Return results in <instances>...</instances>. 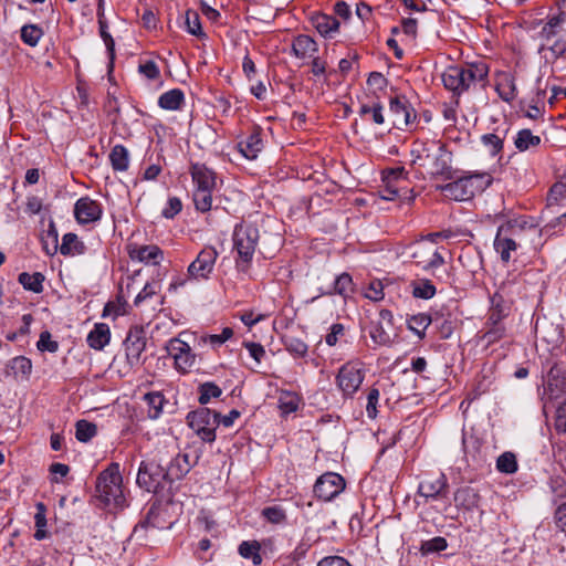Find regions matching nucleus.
<instances>
[{
  "label": "nucleus",
  "instance_id": "1",
  "mask_svg": "<svg viewBox=\"0 0 566 566\" xmlns=\"http://www.w3.org/2000/svg\"><path fill=\"white\" fill-rule=\"evenodd\" d=\"M489 75V66L484 62L470 63L465 66L450 65L441 74L443 86L454 95H461L472 85L483 82Z\"/></svg>",
  "mask_w": 566,
  "mask_h": 566
},
{
  "label": "nucleus",
  "instance_id": "2",
  "mask_svg": "<svg viewBox=\"0 0 566 566\" xmlns=\"http://www.w3.org/2000/svg\"><path fill=\"white\" fill-rule=\"evenodd\" d=\"M123 478L119 471V464L111 463L97 478L96 492L105 505L122 507L125 502L123 494Z\"/></svg>",
  "mask_w": 566,
  "mask_h": 566
},
{
  "label": "nucleus",
  "instance_id": "3",
  "mask_svg": "<svg viewBox=\"0 0 566 566\" xmlns=\"http://www.w3.org/2000/svg\"><path fill=\"white\" fill-rule=\"evenodd\" d=\"M260 233L253 224H239L233 232V245L238 252L235 260L238 269L247 271L252 262Z\"/></svg>",
  "mask_w": 566,
  "mask_h": 566
},
{
  "label": "nucleus",
  "instance_id": "4",
  "mask_svg": "<svg viewBox=\"0 0 566 566\" xmlns=\"http://www.w3.org/2000/svg\"><path fill=\"white\" fill-rule=\"evenodd\" d=\"M524 234V228L517 222L510 221L499 227L494 239V250L502 262L509 263L512 260V252H515L521 245Z\"/></svg>",
  "mask_w": 566,
  "mask_h": 566
},
{
  "label": "nucleus",
  "instance_id": "5",
  "mask_svg": "<svg viewBox=\"0 0 566 566\" xmlns=\"http://www.w3.org/2000/svg\"><path fill=\"white\" fill-rule=\"evenodd\" d=\"M506 283L503 282L491 298L492 305L488 322L493 325V328L486 332L485 335L490 340L502 337L504 329L502 326H499V324L511 311L512 300L506 297Z\"/></svg>",
  "mask_w": 566,
  "mask_h": 566
},
{
  "label": "nucleus",
  "instance_id": "6",
  "mask_svg": "<svg viewBox=\"0 0 566 566\" xmlns=\"http://www.w3.org/2000/svg\"><path fill=\"white\" fill-rule=\"evenodd\" d=\"M166 459L161 451H158V459L143 461L138 468L137 484L148 492H156L161 482L167 480L165 467Z\"/></svg>",
  "mask_w": 566,
  "mask_h": 566
},
{
  "label": "nucleus",
  "instance_id": "7",
  "mask_svg": "<svg viewBox=\"0 0 566 566\" xmlns=\"http://www.w3.org/2000/svg\"><path fill=\"white\" fill-rule=\"evenodd\" d=\"M189 427L206 442L216 440V429L219 426V413L201 407L187 416Z\"/></svg>",
  "mask_w": 566,
  "mask_h": 566
},
{
  "label": "nucleus",
  "instance_id": "8",
  "mask_svg": "<svg viewBox=\"0 0 566 566\" xmlns=\"http://www.w3.org/2000/svg\"><path fill=\"white\" fill-rule=\"evenodd\" d=\"M410 256L423 270H432L444 263V259L439 252L437 242L430 239H421L409 247Z\"/></svg>",
  "mask_w": 566,
  "mask_h": 566
},
{
  "label": "nucleus",
  "instance_id": "9",
  "mask_svg": "<svg viewBox=\"0 0 566 566\" xmlns=\"http://www.w3.org/2000/svg\"><path fill=\"white\" fill-rule=\"evenodd\" d=\"M365 378V371L358 363H346L336 376V384L344 397H353Z\"/></svg>",
  "mask_w": 566,
  "mask_h": 566
},
{
  "label": "nucleus",
  "instance_id": "10",
  "mask_svg": "<svg viewBox=\"0 0 566 566\" xmlns=\"http://www.w3.org/2000/svg\"><path fill=\"white\" fill-rule=\"evenodd\" d=\"M218 258V252L213 247L203 248L196 260L188 266V275L193 280L208 279L213 271L214 263Z\"/></svg>",
  "mask_w": 566,
  "mask_h": 566
},
{
  "label": "nucleus",
  "instance_id": "11",
  "mask_svg": "<svg viewBox=\"0 0 566 566\" xmlns=\"http://www.w3.org/2000/svg\"><path fill=\"white\" fill-rule=\"evenodd\" d=\"M345 485V480L340 474L327 472L317 479L314 493L323 501H332L344 491Z\"/></svg>",
  "mask_w": 566,
  "mask_h": 566
},
{
  "label": "nucleus",
  "instance_id": "12",
  "mask_svg": "<svg viewBox=\"0 0 566 566\" xmlns=\"http://www.w3.org/2000/svg\"><path fill=\"white\" fill-rule=\"evenodd\" d=\"M389 117L394 127L403 129L416 119V113L405 96H395L389 101Z\"/></svg>",
  "mask_w": 566,
  "mask_h": 566
},
{
  "label": "nucleus",
  "instance_id": "13",
  "mask_svg": "<svg viewBox=\"0 0 566 566\" xmlns=\"http://www.w3.org/2000/svg\"><path fill=\"white\" fill-rule=\"evenodd\" d=\"M448 480L442 472L426 476L419 484V495L428 500L444 499L448 494Z\"/></svg>",
  "mask_w": 566,
  "mask_h": 566
},
{
  "label": "nucleus",
  "instance_id": "14",
  "mask_svg": "<svg viewBox=\"0 0 566 566\" xmlns=\"http://www.w3.org/2000/svg\"><path fill=\"white\" fill-rule=\"evenodd\" d=\"M124 346L129 365L138 364L146 347L145 329L142 326L130 327L124 340Z\"/></svg>",
  "mask_w": 566,
  "mask_h": 566
},
{
  "label": "nucleus",
  "instance_id": "15",
  "mask_svg": "<svg viewBox=\"0 0 566 566\" xmlns=\"http://www.w3.org/2000/svg\"><path fill=\"white\" fill-rule=\"evenodd\" d=\"M103 213L101 205L88 198H80L74 206V216L78 223L88 224L101 219Z\"/></svg>",
  "mask_w": 566,
  "mask_h": 566
},
{
  "label": "nucleus",
  "instance_id": "16",
  "mask_svg": "<svg viewBox=\"0 0 566 566\" xmlns=\"http://www.w3.org/2000/svg\"><path fill=\"white\" fill-rule=\"evenodd\" d=\"M168 352L174 358L177 369L185 373L193 366L196 357L186 342L178 338L171 339L168 346Z\"/></svg>",
  "mask_w": 566,
  "mask_h": 566
},
{
  "label": "nucleus",
  "instance_id": "17",
  "mask_svg": "<svg viewBox=\"0 0 566 566\" xmlns=\"http://www.w3.org/2000/svg\"><path fill=\"white\" fill-rule=\"evenodd\" d=\"M164 458L166 459L164 467L168 481L179 480L190 471L191 465L188 454L174 451L170 459L168 457Z\"/></svg>",
  "mask_w": 566,
  "mask_h": 566
},
{
  "label": "nucleus",
  "instance_id": "18",
  "mask_svg": "<svg viewBox=\"0 0 566 566\" xmlns=\"http://www.w3.org/2000/svg\"><path fill=\"white\" fill-rule=\"evenodd\" d=\"M379 317L380 321L371 326L369 335L374 343L389 345L391 343V335L388 332V327L392 325V314L388 310H382L379 313Z\"/></svg>",
  "mask_w": 566,
  "mask_h": 566
},
{
  "label": "nucleus",
  "instance_id": "19",
  "mask_svg": "<svg viewBox=\"0 0 566 566\" xmlns=\"http://www.w3.org/2000/svg\"><path fill=\"white\" fill-rule=\"evenodd\" d=\"M128 253L132 260H137L146 264L157 265L164 259L163 251L155 244L130 245Z\"/></svg>",
  "mask_w": 566,
  "mask_h": 566
},
{
  "label": "nucleus",
  "instance_id": "20",
  "mask_svg": "<svg viewBox=\"0 0 566 566\" xmlns=\"http://www.w3.org/2000/svg\"><path fill=\"white\" fill-rule=\"evenodd\" d=\"M195 189H214L216 174L206 165L193 164L190 169Z\"/></svg>",
  "mask_w": 566,
  "mask_h": 566
},
{
  "label": "nucleus",
  "instance_id": "21",
  "mask_svg": "<svg viewBox=\"0 0 566 566\" xmlns=\"http://www.w3.org/2000/svg\"><path fill=\"white\" fill-rule=\"evenodd\" d=\"M312 24L324 38H332L338 31V20L328 14L317 13L312 17Z\"/></svg>",
  "mask_w": 566,
  "mask_h": 566
},
{
  "label": "nucleus",
  "instance_id": "22",
  "mask_svg": "<svg viewBox=\"0 0 566 566\" xmlns=\"http://www.w3.org/2000/svg\"><path fill=\"white\" fill-rule=\"evenodd\" d=\"M238 147L247 159H255L263 148L260 132L253 130L244 140L238 144Z\"/></svg>",
  "mask_w": 566,
  "mask_h": 566
},
{
  "label": "nucleus",
  "instance_id": "23",
  "mask_svg": "<svg viewBox=\"0 0 566 566\" xmlns=\"http://www.w3.org/2000/svg\"><path fill=\"white\" fill-rule=\"evenodd\" d=\"M87 344L91 348L101 350L111 340V331L107 324L96 323L94 328L87 335Z\"/></svg>",
  "mask_w": 566,
  "mask_h": 566
},
{
  "label": "nucleus",
  "instance_id": "24",
  "mask_svg": "<svg viewBox=\"0 0 566 566\" xmlns=\"http://www.w3.org/2000/svg\"><path fill=\"white\" fill-rule=\"evenodd\" d=\"M316 42L305 34H300L293 40L292 51L298 59L312 57L317 52Z\"/></svg>",
  "mask_w": 566,
  "mask_h": 566
},
{
  "label": "nucleus",
  "instance_id": "25",
  "mask_svg": "<svg viewBox=\"0 0 566 566\" xmlns=\"http://www.w3.org/2000/svg\"><path fill=\"white\" fill-rule=\"evenodd\" d=\"M495 88L500 97L505 102L513 101L517 95L515 78L510 73L499 74Z\"/></svg>",
  "mask_w": 566,
  "mask_h": 566
},
{
  "label": "nucleus",
  "instance_id": "26",
  "mask_svg": "<svg viewBox=\"0 0 566 566\" xmlns=\"http://www.w3.org/2000/svg\"><path fill=\"white\" fill-rule=\"evenodd\" d=\"M359 116L375 125L385 124L384 107L380 102L363 103L358 111Z\"/></svg>",
  "mask_w": 566,
  "mask_h": 566
},
{
  "label": "nucleus",
  "instance_id": "27",
  "mask_svg": "<svg viewBox=\"0 0 566 566\" xmlns=\"http://www.w3.org/2000/svg\"><path fill=\"white\" fill-rule=\"evenodd\" d=\"M185 103V94L179 88H172L161 94L158 98V105L163 109L178 111Z\"/></svg>",
  "mask_w": 566,
  "mask_h": 566
},
{
  "label": "nucleus",
  "instance_id": "28",
  "mask_svg": "<svg viewBox=\"0 0 566 566\" xmlns=\"http://www.w3.org/2000/svg\"><path fill=\"white\" fill-rule=\"evenodd\" d=\"M438 189H440L447 198L455 201H464L471 198V191L464 190L463 182L459 177L452 182L439 186Z\"/></svg>",
  "mask_w": 566,
  "mask_h": 566
},
{
  "label": "nucleus",
  "instance_id": "29",
  "mask_svg": "<svg viewBox=\"0 0 566 566\" xmlns=\"http://www.w3.org/2000/svg\"><path fill=\"white\" fill-rule=\"evenodd\" d=\"M59 250L63 255L74 256L84 253L85 245L76 234L70 232L63 235Z\"/></svg>",
  "mask_w": 566,
  "mask_h": 566
},
{
  "label": "nucleus",
  "instance_id": "30",
  "mask_svg": "<svg viewBox=\"0 0 566 566\" xmlns=\"http://www.w3.org/2000/svg\"><path fill=\"white\" fill-rule=\"evenodd\" d=\"M109 160L115 171H125L129 165L128 150L123 145H116L112 148Z\"/></svg>",
  "mask_w": 566,
  "mask_h": 566
},
{
  "label": "nucleus",
  "instance_id": "31",
  "mask_svg": "<svg viewBox=\"0 0 566 566\" xmlns=\"http://www.w3.org/2000/svg\"><path fill=\"white\" fill-rule=\"evenodd\" d=\"M18 281L25 290L33 293H41L43 291L44 275L40 272L32 274L22 272L19 274Z\"/></svg>",
  "mask_w": 566,
  "mask_h": 566
},
{
  "label": "nucleus",
  "instance_id": "32",
  "mask_svg": "<svg viewBox=\"0 0 566 566\" xmlns=\"http://www.w3.org/2000/svg\"><path fill=\"white\" fill-rule=\"evenodd\" d=\"M539 144L541 137L533 135L530 129H521L514 140V145L520 151H526L530 148L537 147Z\"/></svg>",
  "mask_w": 566,
  "mask_h": 566
},
{
  "label": "nucleus",
  "instance_id": "33",
  "mask_svg": "<svg viewBox=\"0 0 566 566\" xmlns=\"http://www.w3.org/2000/svg\"><path fill=\"white\" fill-rule=\"evenodd\" d=\"M261 545L256 541H244L239 545V554L243 558L252 559L253 565H261L262 556L260 555Z\"/></svg>",
  "mask_w": 566,
  "mask_h": 566
},
{
  "label": "nucleus",
  "instance_id": "34",
  "mask_svg": "<svg viewBox=\"0 0 566 566\" xmlns=\"http://www.w3.org/2000/svg\"><path fill=\"white\" fill-rule=\"evenodd\" d=\"M407 324L410 331L422 338L424 337L426 329L431 324V317L426 313H419L410 316L407 321Z\"/></svg>",
  "mask_w": 566,
  "mask_h": 566
},
{
  "label": "nucleus",
  "instance_id": "35",
  "mask_svg": "<svg viewBox=\"0 0 566 566\" xmlns=\"http://www.w3.org/2000/svg\"><path fill=\"white\" fill-rule=\"evenodd\" d=\"M412 295L418 298L429 300L434 296L436 287L431 281L421 279L411 282Z\"/></svg>",
  "mask_w": 566,
  "mask_h": 566
},
{
  "label": "nucleus",
  "instance_id": "36",
  "mask_svg": "<svg viewBox=\"0 0 566 566\" xmlns=\"http://www.w3.org/2000/svg\"><path fill=\"white\" fill-rule=\"evenodd\" d=\"M57 238V230L55 228L54 222L51 220L45 232V235H43L42 238L43 249L45 250L46 254L53 255L56 253V251L59 250Z\"/></svg>",
  "mask_w": 566,
  "mask_h": 566
},
{
  "label": "nucleus",
  "instance_id": "37",
  "mask_svg": "<svg viewBox=\"0 0 566 566\" xmlns=\"http://www.w3.org/2000/svg\"><path fill=\"white\" fill-rule=\"evenodd\" d=\"M212 190L213 189H195L193 203L198 211L207 212L212 206Z\"/></svg>",
  "mask_w": 566,
  "mask_h": 566
},
{
  "label": "nucleus",
  "instance_id": "38",
  "mask_svg": "<svg viewBox=\"0 0 566 566\" xmlns=\"http://www.w3.org/2000/svg\"><path fill=\"white\" fill-rule=\"evenodd\" d=\"M481 143L492 156H497L503 149L504 137L494 133L485 134L481 137Z\"/></svg>",
  "mask_w": 566,
  "mask_h": 566
},
{
  "label": "nucleus",
  "instance_id": "39",
  "mask_svg": "<svg viewBox=\"0 0 566 566\" xmlns=\"http://www.w3.org/2000/svg\"><path fill=\"white\" fill-rule=\"evenodd\" d=\"M300 398L296 394L283 391L279 398V408L283 413H291L297 410Z\"/></svg>",
  "mask_w": 566,
  "mask_h": 566
},
{
  "label": "nucleus",
  "instance_id": "40",
  "mask_svg": "<svg viewBox=\"0 0 566 566\" xmlns=\"http://www.w3.org/2000/svg\"><path fill=\"white\" fill-rule=\"evenodd\" d=\"M42 35V29L35 24H27L21 29V39L25 44L30 46H35Z\"/></svg>",
  "mask_w": 566,
  "mask_h": 566
},
{
  "label": "nucleus",
  "instance_id": "41",
  "mask_svg": "<svg viewBox=\"0 0 566 566\" xmlns=\"http://www.w3.org/2000/svg\"><path fill=\"white\" fill-rule=\"evenodd\" d=\"M496 469L506 474H512L517 471V462L514 453L504 452L497 458Z\"/></svg>",
  "mask_w": 566,
  "mask_h": 566
},
{
  "label": "nucleus",
  "instance_id": "42",
  "mask_svg": "<svg viewBox=\"0 0 566 566\" xmlns=\"http://www.w3.org/2000/svg\"><path fill=\"white\" fill-rule=\"evenodd\" d=\"M96 426L86 420H78L76 422L75 437L81 442L90 441L96 434Z\"/></svg>",
  "mask_w": 566,
  "mask_h": 566
},
{
  "label": "nucleus",
  "instance_id": "43",
  "mask_svg": "<svg viewBox=\"0 0 566 566\" xmlns=\"http://www.w3.org/2000/svg\"><path fill=\"white\" fill-rule=\"evenodd\" d=\"M160 291V283L153 281L145 284L134 300L135 306H140L146 300L156 296Z\"/></svg>",
  "mask_w": 566,
  "mask_h": 566
},
{
  "label": "nucleus",
  "instance_id": "44",
  "mask_svg": "<svg viewBox=\"0 0 566 566\" xmlns=\"http://www.w3.org/2000/svg\"><path fill=\"white\" fill-rule=\"evenodd\" d=\"M186 28L187 31L196 36L203 38L206 34L202 32L199 14L196 11L188 10L186 12Z\"/></svg>",
  "mask_w": 566,
  "mask_h": 566
},
{
  "label": "nucleus",
  "instance_id": "45",
  "mask_svg": "<svg viewBox=\"0 0 566 566\" xmlns=\"http://www.w3.org/2000/svg\"><path fill=\"white\" fill-rule=\"evenodd\" d=\"M145 400L149 406L148 416L153 419L158 418L164 405V396L159 392H150L145 396Z\"/></svg>",
  "mask_w": 566,
  "mask_h": 566
},
{
  "label": "nucleus",
  "instance_id": "46",
  "mask_svg": "<svg viewBox=\"0 0 566 566\" xmlns=\"http://www.w3.org/2000/svg\"><path fill=\"white\" fill-rule=\"evenodd\" d=\"M199 402L207 405L211 398H218L221 395V389L213 382H205L199 387Z\"/></svg>",
  "mask_w": 566,
  "mask_h": 566
},
{
  "label": "nucleus",
  "instance_id": "47",
  "mask_svg": "<svg viewBox=\"0 0 566 566\" xmlns=\"http://www.w3.org/2000/svg\"><path fill=\"white\" fill-rule=\"evenodd\" d=\"M98 24H99V33H101V36L107 48V51L109 53V60H111V63L113 62L114 60V48H115V42L113 40V38L111 36V34L107 32V24L106 22L104 21V13L103 12H99L98 14Z\"/></svg>",
  "mask_w": 566,
  "mask_h": 566
},
{
  "label": "nucleus",
  "instance_id": "48",
  "mask_svg": "<svg viewBox=\"0 0 566 566\" xmlns=\"http://www.w3.org/2000/svg\"><path fill=\"white\" fill-rule=\"evenodd\" d=\"M353 291L352 276L347 273L338 275L334 282V293L347 296Z\"/></svg>",
  "mask_w": 566,
  "mask_h": 566
},
{
  "label": "nucleus",
  "instance_id": "49",
  "mask_svg": "<svg viewBox=\"0 0 566 566\" xmlns=\"http://www.w3.org/2000/svg\"><path fill=\"white\" fill-rule=\"evenodd\" d=\"M262 515L273 524H281L286 520L285 511L279 505L265 507Z\"/></svg>",
  "mask_w": 566,
  "mask_h": 566
},
{
  "label": "nucleus",
  "instance_id": "50",
  "mask_svg": "<svg viewBox=\"0 0 566 566\" xmlns=\"http://www.w3.org/2000/svg\"><path fill=\"white\" fill-rule=\"evenodd\" d=\"M475 185L478 191L482 192L492 184V177L488 172H474L465 175Z\"/></svg>",
  "mask_w": 566,
  "mask_h": 566
},
{
  "label": "nucleus",
  "instance_id": "51",
  "mask_svg": "<svg viewBox=\"0 0 566 566\" xmlns=\"http://www.w3.org/2000/svg\"><path fill=\"white\" fill-rule=\"evenodd\" d=\"M233 335V331L230 327H224L221 334H211L205 336L202 339L205 343H209L213 347L221 346L228 339H230Z\"/></svg>",
  "mask_w": 566,
  "mask_h": 566
},
{
  "label": "nucleus",
  "instance_id": "52",
  "mask_svg": "<svg viewBox=\"0 0 566 566\" xmlns=\"http://www.w3.org/2000/svg\"><path fill=\"white\" fill-rule=\"evenodd\" d=\"M433 174L437 176H441L444 179L453 178L451 174V167L449 166L444 154H441L439 157L436 158Z\"/></svg>",
  "mask_w": 566,
  "mask_h": 566
},
{
  "label": "nucleus",
  "instance_id": "53",
  "mask_svg": "<svg viewBox=\"0 0 566 566\" xmlns=\"http://www.w3.org/2000/svg\"><path fill=\"white\" fill-rule=\"evenodd\" d=\"M448 546V543L446 538L437 536L434 538H431L427 542H424L421 546V551L423 553H434V552H441L446 549Z\"/></svg>",
  "mask_w": 566,
  "mask_h": 566
},
{
  "label": "nucleus",
  "instance_id": "54",
  "mask_svg": "<svg viewBox=\"0 0 566 566\" xmlns=\"http://www.w3.org/2000/svg\"><path fill=\"white\" fill-rule=\"evenodd\" d=\"M379 390L377 388H371L367 396V405L366 412L370 419H375L377 416V403L379 400Z\"/></svg>",
  "mask_w": 566,
  "mask_h": 566
},
{
  "label": "nucleus",
  "instance_id": "55",
  "mask_svg": "<svg viewBox=\"0 0 566 566\" xmlns=\"http://www.w3.org/2000/svg\"><path fill=\"white\" fill-rule=\"evenodd\" d=\"M36 346L39 350H48L50 353H55L59 348V344L55 340H52L51 334L46 331L40 334Z\"/></svg>",
  "mask_w": 566,
  "mask_h": 566
},
{
  "label": "nucleus",
  "instance_id": "56",
  "mask_svg": "<svg viewBox=\"0 0 566 566\" xmlns=\"http://www.w3.org/2000/svg\"><path fill=\"white\" fill-rule=\"evenodd\" d=\"M138 71L148 80H157L160 75L158 65L150 60L146 61L145 63H140Z\"/></svg>",
  "mask_w": 566,
  "mask_h": 566
},
{
  "label": "nucleus",
  "instance_id": "57",
  "mask_svg": "<svg viewBox=\"0 0 566 566\" xmlns=\"http://www.w3.org/2000/svg\"><path fill=\"white\" fill-rule=\"evenodd\" d=\"M382 181H384L385 186L380 190L381 198L385 200L396 199L399 196V190L394 185L395 181H391V179L387 178V177H382Z\"/></svg>",
  "mask_w": 566,
  "mask_h": 566
},
{
  "label": "nucleus",
  "instance_id": "58",
  "mask_svg": "<svg viewBox=\"0 0 566 566\" xmlns=\"http://www.w3.org/2000/svg\"><path fill=\"white\" fill-rule=\"evenodd\" d=\"M286 348L298 357H303L307 353V345L298 338H290L286 343Z\"/></svg>",
  "mask_w": 566,
  "mask_h": 566
},
{
  "label": "nucleus",
  "instance_id": "59",
  "mask_svg": "<svg viewBox=\"0 0 566 566\" xmlns=\"http://www.w3.org/2000/svg\"><path fill=\"white\" fill-rule=\"evenodd\" d=\"M555 428L558 432L566 433V400L556 409Z\"/></svg>",
  "mask_w": 566,
  "mask_h": 566
},
{
  "label": "nucleus",
  "instance_id": "60",
  "mask_svg": "<svg viewBox=\"0 0 566 566\" xmlns=\"http://www.w3.org/2000/svg\"><path fill=\"white\" fill-rule=\"evenodd\" d=\"M182 203L177 197L169 198L167 207L163 210L165 218L171 219L181 211Z\"/></svg>",
  "mask_w": 566,
  "mask_h": 566
},
{
  "label": "nucleus",
  "instance_id": "61",
  "mask_svg": "<svg viewBox=\"0 0 566 566\" xmlns=\"http://www.w3.org/2000/svg\"><path fill=\"white\" fill-rule=\"evenodd\" d=\"M566 196V185L564 182H556L549 190L548 201L555 203Z\"/></svg>",
  "mask_w": 566,
  "mask_h": 566
},
{
  "label": "nucleus",
  "instance_id": "62",
  "mask_svg": "<svg viewBox=\"0 0 566 566\" xmlns=\"http://www.w3.org/2000/svg\"><path fill=\"white\" fill-rule=\"evenodd\" d=\"M563 18L560 15H556L549 19L547 24L542 29V35L548 41L552 36L555 35L554 29L558 27L563 22Z\"/></svg>",
  "mask_w": 566,
  "mask_h": 566
},
{
  "label": "nucleus",
  "instance_id": "63",
  "mask_svg": "<svg viewBox=\"0 0 566 566\" xmlns=\"http://www.w3.org/2000/svg\"><path fill=\"white\" fill-rule=\"evenodd\" d=\"M366 297L371 301H380L384 297L382 284L379 281L371 282L366 292Z\"/></svg>",
  "mask_w": 566,
  "mask_h": 566
},
{
  "label": "nucleus",
  "instance_id": "64",
  "mask_svg": "<svg viewBox=\"0 0 566 566\" xmlns=\"http://www.w3.org/2000/svg\"><path fill=\"white\" fill-rule=\"evenodd\" d=\"M317 566H352V565L342 556H326L317 563Z\"/></svg>",
  "mask_w": 566,
  "mask_h": 566
}]
</instances>
